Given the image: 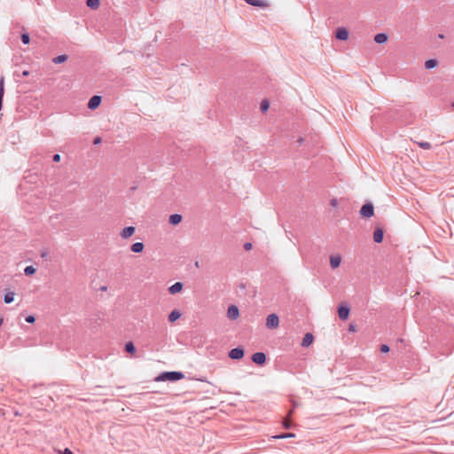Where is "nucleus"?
<instances>
[{
	"label": "nucleus",
	"instance_id": "nucleus-1",
	"mask_svg": "<svg viewBox=\"0 0 454 454\" xmlns=\"http://www.w3.org/2000/svg\"><path fill=\"white\" fill-rule=\"evenodd\" d=\"M184 378V374L180 372H168L160 373L157 378V381H176L182 380Z\"/></svg>",
	"mask_w": 454,
	"mask_h": 454
},
{
	"label": "nucleus",
	"instance_id": "nucleus-2",
	"mask_svg": "<svg viewBox=\"0 0 454 454\" xmlns=\"http://www.w3.org/2000/svg\"><path fill=\"white\" fill-rule=\"evenodd\" d=\"M279 319L278 315L276 314H270L266 318V325L270 329H274L278 326Z\"/></svg>",
	"mask_w": 454,
	"mask_h": 454
},
{
	"label": "nucleus",
	"instance_id": "nucleus-3",
	"mask_svg": "<svg viewBox=\"0 0 454 454\" xmlns=\"http://www.w3.org/2000/svg\"><path fill=\"white\" fill-rule=\"evenodd\" d=\"M373 213L374 208L372 203L364 204L360 209V214L363 217H371L373 215Z\"/></svg>",
	"mask_w": 454,
	"mask_h": 454
},
{
	"label": "nucleus",
	"instance_id": "nucleus-4",
	"mask_svg": "<svg viewBox=\"0 0 454 454\" xmlns=\"http://www.w3.org/2000/svg\"><path fill=\"white\" fill-rule=\"evenodd\" d=\"M244 356V350L240 348H232L229 352V357L233 360L241 359Z\"/></svg>",
	"mask_w": 454,
	"mask_h": 454
},
{
	"label": "nucleus",
	"instance_id": "nucleus-5",
	"mask_svg": "<svg viewBox=\"0 0 454 454\" xmlns=\"http://www.w3.org/2000/svg\"><path fill=\"white\" fill-rule=\"evenodd\" d=\"M239 311L237 306L231 305L227 309V317L231 320H235L239 317Z\"/></svg>",
	"mask_w": 454,
	"mask_h": 454
},
{
	"label": "nucleus",
	"instance_id": "nucleus-6",
	"mask_svg": "<svg viewBox=\"0 0 454 454\" xmlns=\"http://www.w3.org/2000/svg\"><path fill=\"white\" fill-rule=\"evenodd\" d=\"M136 231L135 227L133 226H128L121 230L120 235L123 239H129Z\"/></svg>",
	"mask_w": 454,
	"mask_h": 454
},
{
	"label": "nucleus",
	"instance_id": "nucleus-7",
	"mask_svg": "<svg viewBox=\"0 0 454 454\" xmlns=\"http://www.w3.org/2000/svg\"><path fill=\"white\" fill-rule=\"evenodd\" d=\"M252 361L257 364H263L266 361V356L262 352H256L252 356Z\"/></svg>",
	"mask_w": 454,
	"mask_h": 454
},
{
	"label": "nucleus",
	"instance_id": "nucleus-8",
	"mask_svg": "<svg viewBox=\"0 0 454 454\" xmlns=\"http://www.w3.org/2000/svg\"><path fill=\"white\" fill-rule=\"evenodd\" d=\"M101 103V97L100 96H93L88 103V108L90 110H95L99 106Z\"/></svg>",
	"mask_w": 454,
	"mask_h": 454
},
{
	"label": "nucleus",
	"instance_id": "nucleus-9",
	"mask_svg": "<svg viewBox=\"0 0 454 454\" xmlns=\"http://www.w3.org/2000/svg\"><path fill=\"white\" fill-rule=\"evenodd\" d=\"M336 38L345 41L348 38V31L345 27H339L336 30Z\"/></svg>",
	"mask_w": 454,
	"mask_h": 454
},
{
	"label": "nucleus",
	"instance_id": "nucleus-10",
	"mask_svg": "<svg viewBox=\"0 0 454 454\" xmlns=\"http://www.w3.org/2000/svg\"><path fill=\"white\" fill-rule=\"evenodd\" d=\"M338 315L341 320H347L349 316V308L347 306H340L338 309Z\"/></svg>",
	"mask_w": 454,
	"mask_h": 454
},
{
	"label": "nucleus",
	"instance_id": "nucleus-11",
	"mask_svg": "<svg viewBox=\"0 0 454 454\" xmlns=\"http://www.w3.org/2000/svg\"><path fill=\"white\" fill-rule=\"evenodd\" d=\"M181 221H182V215L179 214H173V215H170L168 217V223L171 225H177L181 223Z\"/></svg>",
	"mask_w": 454,
	"mask_h": 454
},
{
	"label": "nucleus",
	"instance_id": "nucleus-12",
	"mask_svg": "<svg viewBox=\"0 0 454 454\" xmlns=\"http://www.w3.org/2000/svg\"><path fill=\"white\" fill-rule=\"evenodd\" d=\"M341 262V257L340 255H333L330 257V265L333 269H336Z\"/></svg>",
	"mask_w": 454,
	"mask_h": 454
},
{
	"label": "nucleus",
	"instance_id": "nucleus-13",
	"mask_svg": "<svg viewBox=\"0 0 454 454\" xmlns=\"http://www.w3.org/2000/svg\"><path fill=\"white\" fill-rule=\"evenodd\" d=\"M183 289V284L180 282H176L171 286H169L168 291L170 294H175L181 292Z\"/></svg>",
	"mask_w": 454,
	"mask_h": 454
},
{
	"label": "nucleus",
	"instance_id": "nucleus-14",
	"mask_svg": "<svg viewBox=\"0 0 454 454\" xmlns=\"http://www.w3.org/2000/svg\"><path fill=\"white\" fill-rule=\"evenodd\" d=\"M388 39V36L385 33H379L374 36V42L377 43H385Z\"/></svg>",
	"mask_w": 454,
	"mask_h": 454
},
{
	"label": "nucleus",
	"instance_id": "nucleus-15",
	"mask_svg": "<svg viewBox=\"0 0 454 454\" xmlns=\"http://www.w3.org/2000/svg\"><path fill=\"white\" fill-rule=\"evenodd\" d=\"M144 244L142 242H136L131 245L130 249L133 253L139 254L144 250Z\"/></svg>",
	"mask_w": 454,
	"mask_h": 454
},
{
	"label": "nucleus",
	"instance_id": "nucleus-16",
	"mask_svg": "<svg viewBox=\"0 0 454 454\" xmlns=\"http://www.w3.org/2000/svg\"><path fill=\"white\" fill-rule=\"evenodd\" d=\"M314 337L311 333H306L302 339V347H309L313 342Z\"/></svg>",
	"mask_w": 454,
	"mask_h": 454
},
{
	"label": "nucleus",
	"instance_id": "nucleus-17",
	"mask_svg": "<svg viewBox=\"0 0 454 454\" xmlns=\"http://www.w3.org/2000/svg\"><path fill=\"white\" fill-rule=\"evenodd\" d=\"M181 317V313L179 310L177 309H174L170 312V314L168 315V321L170 323H174L175 321H176L177 319H179Z\"/></svg>",
	"mask_w": 454,
	"mask_h": 454
},
{
	"label": "nucleus",
	"instance_id": "nucleus-18",
	"mask_svg": "<svg viewBox=\"0 0 454 454\" xmlns=\"http://www.w3.org/2000/svg\"><path fill=\"white\" fill-rule=\"evenodd\" d=\"M373 239L376 243H380L383 239V231L381 229H377L373 232Z\"/></svg>",
	"mask_w": 454,
	"mask_h": 454
},
{
	"label": "nucleus",
	"instance_id": "nucleus-19",
	"mask_svg": "<svg viewBox=\"0 0 454 454\" xmlns=\"http://www.w3.org/2000/svg\"><path fill=\"white\" fill-rule=\"evenodd\" d=\"M4 94V78H0V110L2 109L3 98Z\"/></svg>",
	"mask_w": 454,
	"mask_h": 454
},
{
	"label": "nucleus",
	"instance_id": "nucleus-20",
	"mask_svg": "<svg viewBox=\"0 0 454 454\" xmlns=\"http://www.w3.org/2000/svg\"><path fill=\"white\" fill-rule=\"evenodd\" d=\"M247 4L257 6V7H263L266 6V4L263 0H245Z\"/></svg>",
	"mask_w": 454,
	"mask_h": 454
},
{
	"label": "nucleus",
	"instance_id": "nucleus-21",
	"mask_svg": "<svg viewBox=\"0 0 454 454\" xmlns=\"http://www.w3.org/2000/svg\"><path fill=\"white\" fill-rule=\"evenodd\" d=\"M125 350L128 353L134 354L136 352V348L131 341H129L125 344Z\"/></svg>",
	"mask_w": 454,
	"mask_h": 454
},
{
	"label": "nucleus",
	"instance_id": "nucleus-22",
	"mask_svg": "<svg viewBox=\"0 0 454 454\" xmlns=\"http://www.w3.org/2000/svg\"><path fill=\"white\" fill-rule=\"evenodd\" d=\"M437 66V61L435 59H428L425 62V67L427 69L434 68Z\"/></svg>",
	"mask_w": 454,
	"mask_h": 454
},
{
	"label": "nucleus",
	"instance_id": "nucleus-23",
	"mask_svg": "<svg viewBox=\"0 0 454 454\" xmlns=\"http://www.w3.org/2000/svg\"><path fill=\"white\" fill-rule=\"evenodd\" d=\"M87 5L91 9H97L99 6V0H87Z\"/></svg>",
	"mask_w": 454,
	"mask_h": 454
},
{
	"label": "nucleus",
	"instance_id": "nucleus-24",
	"mask_svg": "<svg viewBox=\"0 0 454 454\" xmlns=\"http://www.w3.org/2000/svg\"><path fill=\"white\" fill-rule=\"evenodd\" d=\"M67 59V55H59V56H57L56 58H54L52 61L55 64H60V63L65 62Z\"/></svg>",
	"mask_w": 454,
	"mask_h": 454
},
{
	"label": "nucleus",
	"instance_id": "nucleus-25",
	"mask_svg": "<svg viewBox=\"0 0 454 454\" xmlns=\"http://www.w3.org/2000/svg\"><path fill=\"white\" fill-rule=\"evenodd\" d=\"M14 300V294L13 293H7L5 295H4V302L5 303H11Z\"/></svg>",
	"mask_w": 454,
	"mask_h": 454
},
{
	"label": "nucleus",
	"instance_id": "nucleus-26",
	"mask_svg": "<svg viewBox=\"0 0 454 454\" xmlns=\"http://www.w3.org/2000/svg\"><path fill=\"white\" fill-rule=\"evenodd\" d=\"M291 437H294V434L288 433V434H282L273 436L274 439H285V438H291Z\"/></svg>",
	"mask_w": 454,
	"mask_h": 454
},
{
	"label": "nucleus",
	"instance_id": "nucleus-27",
	"mask_svg": "<svg viewBox=\"0 0 454 454\" xmlns=\"http://www.w3.org/2000/svg\"><path fill=\"white\" fill-rule=\"evenodd\" d=\"M35 272V269L33 266H27L24 270V273L27 276L32 275Z\"/></svg>",
	"mask_w": 454,
	"mask_h": 454
},
{
	"label": "nucleus",
	"instance_id": "nucleus-28",
	"mask_svg": "<svg viewBox=\"0 0 454 454\" xmlns=\"http://www.w3.org/2000/svg\"><path fill=\"white\" fill-rule=\"evenodd\" d=\"M21 41L24 44H28L30 42L29 35L27 33H24L21 35Z\"/></svg>",
	"mask_w": 454,
	"mask_h": 454
},
{
	"label": "nucleus",
	"instance_id": "nucleus-29",
	"mask_svg": "<svg viewBox=\"0 0 454 454\" xmlns=\"http://www.w3.org/2000/svg\"><path fill=\"white\" fill-rule=\"evenodd\" d=\"M270 104L267 100H263L261 103V110L262 113H265L269 109Z\"/></svg>",
	"mask_w": 454,
	"mask_h": 454
},
{
	"label": "nucleus",
	"instance_id": "nucleus-30",
	"mask_svg": "<svg viewBox=\"0 0 454 454\" xmlns=\"http://www.w3.org/2000/svg\"><path fill=\"white\" fill-rule=\"evenodd\" d=\"M420 148L428 150L431 148V145L428 142H420L419 143Z\"/></svg>",
	"mask_w": 454,
	"mask_h": 454
},
{
	"label": "nucleus",
	"instance_id": "nucleus-31",
	"mask_svg": "<svg viewBox=\"0 0 454 454\" xmlns=\"http://www.w3.org/2000/svg\"><path fill=\"white\" fill-rule=\"evenodd\" d=\"M380 351L383 353H387L389 351V347L386 344L381 345Z\"/></svg>",
	"mask_w": 454,
	"mask_h": 454
},
{
	"label": "nucleus",
	"instance_id": "nucleus-32",
	"mask_svg": "<svg viewBox=\"0 0 454 454\" xmlns=\"http://www.w3.org/2000/svg\"><path fill=\"white\" fill-rule=\"evenodd\" d=\"M35 320V317L33 315H29L26 317V321L27 323H34Z\"/></svg>",
	"mask_w": 454,
	"mask_h": 454
},
{
	"label": "nucleus",
	"instance_id": "nucleus-33",
	"mask_svg": "<svg viewBox=\"0 0 454 454\" xmlns=\"http://www.w3.org/2000/svg\"><path fill=\"white\" fill-rule=\"evenodd\" d=\"M285 428H289L291 427L290 421L288 419H286L283 423Z\"/></svg>",
	"mask_w": 454,
	"mask_h": 454
},
{
	"label": "nucleus",
	"instance_id": "nucleus-34",
	"mask_svg": "<svg viewBox=\"0 0 454 454\" xmlns=\"http://www.w3.org/2000/svg\"><path fill=\"white\" fill-rule=\"evenodd\" d=\"M101 142V138L99 137H96L93 141L94 145H98Z\"/></svg>",
	"mask_w": 454,
	"mask_h": 454
},
{
	"label": "nucleus",
	"instance_id": "nucleus-35",
	"mask_svg": "<svg viewBox=\"0 0 454 454\" xmlns=\"http://www.w3.org/2000/svg\"><path fill=\"white\" fill-rule=\"evenodd\" d=\"M53 160L56 161V162L59 161L60 160V156L59 154H55L53 156Z\"/></svg>",
	"mask_w": 454,
	"mask_h": 454
},
{
	"label": "nucleus",
	"instance_id": "nucleus-36",
	"mask_svg": "<svg viewBox=\"0 0 454 454\" xmlns=\"http://www.w3.org/2000/svg\"><path fill=\"white\" fill-rule=\"evenodd\" d=\"M244 247H245V249H246V250H249V249H251L252 245H251L250 243H246V244L244 245Z\"/></svg>",
	"mask_w": 454,
	"mask_h": 454
},
{
	"label": "nucleus",
	"instance_id": "nucleus-37",
	"mask_svg": "<svg viewBox=\"0 0 454 454\" xmlns=\"http://www.w3.org/2000/svg\"><path fill=\"white\" fill-rule=\"evenodd\" d=\"M63 454H73V452L69 449H65Z\"/></svg>",
	"mask_w": 454,
	"mask_h": 454
},
{
	"label": "nucleus",
	"instance_id": "nucleus-38",
	"mask_svg": "<svg viewBox=\"0 0 454 454\" xmlns=\"http://www.w3.org/2000/svg\"><path fill=\"white\" fill-rule=\"evenodd\" d=\"M331 205H332L333 207H336V206H337V200H333L331 201Z\"/></svg>",
	"mask_w": 454,
	"mask_h": 454
},
{
	"label": "nucleus",
	"instance_id": "nucleus-39",
	"mask_svg": "<svg viewBox=\"0 0 454 454\" xmlns=\"http://www.w3.org/2000/svg\"><path fill=\"white\" fill-rule=\"evenodd\" d=\"M348 330H349L350 332H355V331H356V328H355V326H354V325H349Z\"/></svg>",
	"mask_w": 454,
	"mask_h": 454
},
{
	"label": "nucleus",
	"instance_id": "nucleus-40",
	"mask_svg": "<svg viewBox=\"0 0 454 454\" xmlns=\"http://www.w3.org/2000/svg\"><path fill=\"white\" fill-rule=\"evenodd\" d=\"M29 74V72L27 70L23 71L22 75L27 76Z\"/></svg>",
	"mask_w": 454,
	"mask_h": 454
},
{
	"label": "nucleus",
	"instance_id": "nucleus-41",
	"mask_svg": "<svg viewBox=\"0 0 454 454\" xmlns=\"http://www.w3.org/2000/svg\"><path fill=\"white\" fill-rule=\"evenodd\" d=\"M452 108L454 109V102L451 104Z\"/></svg>",
	"mask_w": 454,
	"mask_h": 454
}]
</instances>
